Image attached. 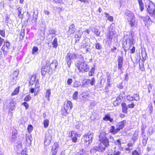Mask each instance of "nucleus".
Returning a JSON list of instances; mask_svg holds the SVG:
<instances>
[{
  "mask_svg": "<svg viewBox=\"0 0 155 155\" xmlns=\"http://www.w3.org/2000/svg\"><path fill=\"white\" fill-rule=\"evenodd\" d=\"M45 63V64L43 65L41 69V74L44 77L47 73L49 75L52 74L55 71L58 65V62L56 60H53L50 64L48 60L46 61Z\"/></svg>",
  "mask_w": 155,
  "mask_h": 155,
  "instance_id": "nucleus-1",
  "label": "nucleus"
},
{
  "mask_svg": "<svg viewBox=\"0 0 155 155\" xmlns=\"http://www.w3.org/2000/svg\"><path fill=\"white\" fill-rule=\"evenodd\" d=\"M82 57V55L81 54H79L74 52L68 53L67 54L65 60L67 62L68 67L70 68L72 60H74Z\"/></svg>",
  "mask_w": 155,
  "mask_h": 155,
  "instance_id": "nucleus-2",
  "label": "nucleus"
},
{
  "mask_svg": "<svg viewBox=\"0 0 155 155\" xmlns=\"http://www.w3.org/2000/svg\"><path fill=\"white\" fill-rule=\"evenodd\" d=\"M107 135V134L106 132L101 131L99 136V141L106 147L109 146V140Z\"/></svg>",
  "mask_w": 155,
  "mask_h": 155,
  "instance_id": "nucleus-3",
  "label": "nucleus"
},
{
  "mask_svg": "<svg viewBox=\"0 0 155 155\" xmlns=\"http://www.w3.org/2000/svg\"><path fill=\"white\" fill-rule=\"evenodd\" d=\"M53 132L51 130H49L46 132L44 144L47 146L49 145L52 139Z\"/></svg>",
  "mask_w": 155,
  "mask_h": 155,
  "instance_id": "nucleus-4",
  "label": "nucleus"
},
{
  "mask_svg": "<svg viewBox=\"0 0 155 155\" xmlns=\"http://www.w3.org/2000/svg\"><path fill=\"white\" fill-rule=\"evenodd\" d=\"M77 67L80 71H84L85 72H87L89 70L88 65L84 63V62L78 61V63Z\"/></svg>",
  "mask_w": 155,
  "mask_h": 155,
  "instance_id": "nucleus-5",
  "label": "nucleus"
},
{
  "mask_svg": "<svg viewBox=\"0 0 155 155\" xmlns=\"http://www.w3.org/2000/svg\"><path fill=\"white\" fill-rule=\"evenodd\" d=\"M93 136V133L91 132L87 133L84 136L83 139L87 146H88L92 143Z\"/></svg>",
  "mask_w": 155,
  "mask_h": 155,
  "instance_id": "nucleus-6",
  "label": "nucleus"
},
{
  "mask_svg": "<svg viewBox=\"0 0 155 155\" xmlns=\"http://www.w3.org/2000/svg\"><path fill=\"white\" fill-rule=\"evenodd\" d=\"M7 106L9 110H13L15 108V103L13 100L12 99H10L7 100Z\"/></svg>",
  "mask_w": 155,
  "mask_h": 155,
  "instance_id": "nucleus-7",
  "label": "nucleus"
},
{
  "mask_svg": "<svg viewBox=\"0 0 155 155\" xmlns=\"http://www.w3.org/2000/svg\"><path fill=\"white\" fill-rule=\"evenodd\" d=\"M59 147V144L57 142L54 143L52 147L51 153L52 155H56Z\"/></svg>",
  "mask_w": 155,
  "mask_h": 155,
  "instance_id": "nucleus-8",
  "label": "nucleus"
},
{
  "mask_svg": "<svg viewBox=\"0 0 155 155\" xmlns=\"http://www.w3.org/2000/svg\"><path fill=\"white\" fill-rule=\"evenodd\" d=\"M123 57L119 56L118 58V70H122V66L123 62Z\"/></svg>",
  "mask_w": 155,
  "mask_h": 155,
  "instance_id": "nucleus-9",
  "label": "nucleus"
},
{
  "mask_svg": "<svg viewBox=\"0 0 155 155\" xmlns=\"http://www.w3.org/2000/svg\"><path fill=\"white\" fill-rule=\"evenodd\" d=\"M145 5L147 10H155V5L152 2L149 1Z\"/></svg>",
  "mask_w": 155,
  "mask_h": 155,
  "instance_id": "nucleus-10",
  "label": "nucleus"
},
{
  "mask_svg": "<svg viewBox=\"0 0 155 155\" xmlns=\"http://www.w3.org/2000/svg\"><path fill=\"white\" fill-rule=\"evenodd\" d=\"M143 21L144 22V23L146 26L147 25V27L148 25H150L152 23V21L150 19V17L147 16L143 18Z\"/></svg>",
  "mask_w": 155,
  "mask_h": 155,
  "instance_id": "nucleus-11",
  "label": "nucleus"
},
{
  "mask_svg": "<svg viewBox=\"0 0 155 155\" xmlns=\"http://www.w3.org/2000/svg\"><path fill=\"white\" fill-rule=\"evenodd\" d=\"M130 33L131 35V38H127L126 39V43H129L131 47H132L134 45V43H135L134 42V40L133 38V36H134V33L133 31H130Z\"/></svg>",
  "mask_w": 155,
  "mask_h": 155,
  "instance_id": "nucleus-12",
  "label": "nucleus"
},
{
  "mask_svg": "<svg viewBox=\"0 0 155 155\" xmlns=\"http://www.w3.org/2000/svg\"><path fill=\"white\" fill-rule=\"evenodd\" d=\"M80 47L81 48H83L85 50V52L87 53L90 50V46L86 43H84L83 42Z\"/></svg>",
  "mask_w": 155,
  "mask_h": 155,
  "instance_id": "nucleus-13",
  "label": "nucleus"
},
{
  "mask_svg": "<svg viewBox=\"0 0 155 155\" xmlns=\"http://www.w3.org/2000/svg\"><path fill=\"white\" fill-rule=\"evenodd\" d=\"M17 135V130L15 129H14L12 130V136L11 139V141L12 142H15V141Z\"/></svg>",
  "mask_w": 155,
  "mask_h": 155,
  "instance_id": "nucleus-14",
  "label": "nucleus"
},
{
  "mask_svg": "<svg viewBox=\"0 0 155 155\" xmlns=\"http://www.w3.org/2000/svg\"><path fill=\"white\" fill-rule=\"evenodd\" d=\"M45 28L46 25L45 22L41 21L40 24V30L44 34Z\"/></svg>",
  "mask_w": 155,
  "mask_h": 155,
  "instance_id": "nucleus-15",
  "label": "nucleus"
},
{
  "mask_svg": "<svg viewBox=\"0 0 155 155\" xmlns=\"http://www.w3.org/2000/svg\"><path fill=\"white\" fill-rule=\"evenodd\" d=\"M125 15L126 18L128 19H130L132 18H134V15L133 13L130 10H127L125 13Z\"/></svg>",
  "mask_w": 155,
  "mask_h": 155,
  "instance_id": "nucleus-16",
  "label": "nucleus"
},
{
  "mask_svg": "<svg viewBox=\"0 0 155 155\" xmlns=\"http://www.w3.org/2000/svg\"><path fill=\"white\" fill-rule=\"evenodd\" d=\"M121 105L122 112L124 114H127V112L128 107L126 104L124 102H122Z\"/></svg>",
  "mask_w": 155,
  "mask_h": 155,
  "instance_id": "nucleus-17",
  "label": "nucleus"
},
{
  "mask_svg": "<svg viewBox=\"0 0 155 155\" xmlns=\"http://www.w3.org/2000/svg\"><path fill=\"white\" fill-rule=\"evenodd\" d=\"M138 137V130H135L133 134L131 140L135 142L137 140Z\"/></svg>",
  "mask_w": 155,
  "mask_h": 155,
  "instance_id": "nucleus-18",
  "label": "nucleus"
},
{
  "mask_svg": "<svg viewBox=\"0 0 155 155\" xmlns=\"http://www.w3.org/2000/svg\"><path fill=\"white\" fill-rule=\"evenodd\" d=\"M37 76V75H34L31 77L30 80L29 82V84L31 85H33L35 83Z\"/></svg>",
  "mask_w": 155,
  "mask_h": 155,
  "instance_id": "nucleus-19",
  "label": "nucleus"
},
{
  "mask_svg": "<svg viewBox=\"0 0 155 155\" xmlns=\"http://www.w3.org/2000/svg\"><path fill=\"white\" fill-rule=\"evenodd\" d=\"M126 123V121L125 120H124L120 122H119L117 124V127L122 129L124 127Z\"/></svg>",
  "mask_w": 155,
  "mask_h": 155,
  "instance_id": "nucleus-20",
  "label": "nucleus"
},
{
  "mask_svg": "<svg viewBox=\"0 0 155 155\" xmlns=\"http://www.w3.org/2000/svg\"><path fill=\"white\" fill-rule=\"evenodd\" d=\"M128 21L130 25L132 27L134 26L136 24L134 17L130 19H128Z\"/></svg>",
  "mask_w": 155,
  "mask_h": 155,
  "instance_id": "nucleus-21",
  "label": "nucleus"
},
{
  "mask_svg": "<svg viewBox=\"0 0 155 155\" xmlns=\"http://www.w3.org/2000/svg\"><path fill=\"white\" fill-rule=\"evenodd\" d=\"M75 30V26L74 24H72L69 26L68 31L71 34L74 33Z\"/></svg>",
  "mask_w": 155,
  "mask_h": 155,
  "instance_id": "nucleus-22",
  "label": "nucleus"
},
{
  "mask_svg": "<svg viewBox=\"0 0 155 155\" xmlns=\"http://www.w3.org/2000/svg\"><path fill=\"white\" fill-rule=\"evenodd\" d=\"M92 31L97 36H100V31L97 28L94 27L92 29Z\"/></svg>",
  "mask_w": 155,
  "mask_h": 155,
  "instance_id": "nucleus-23",
  "label": "nucleus"
},
{
  "mask_svg": "<svg viewBox=\"0 0 155 155\" xmlns=\"http://www.w3.org/2000/svg\"><path fill=\"white\" fill-rule=\"evenodd\" d=\"M103 120L105 121H109L110 122H112L113 121V119L111 118L108 114L105 115V117L103 118Z\"/></svg>",
  "mask_w": 155,
  "mask_h": 155,
  "instance_id": "nucleus-24",
  "label": "nucleus"
},
{
  "mask_svg": "<svg viewBox=\"0 0 155 155\" xmlns=\"http://www.w3.org/2000/svg\"><path fill=\"white\" fill-rule=\"evenodd\" d=\"M141 149L140 148H138L136 150H134L132 153V155H140Z\"/></svg>",
  "mask_w": 155,
  "mask_h": 155,
  "instance_id": "nucleus-25",
  "label": "nucleus"
},
{
  "mask_svg": "<svg viewBox=\"0 0 155 155\" xmlns=\"http://www.w3.org/2000/svg\"><path fill=\"white\" fill-rule=\"evenodd\" d=\"M31 136L30 134L27 135L26 136V141L27 143L29 144H31Z\"/></svg>",
  "mask_w": 155,
  "mask_h": 155,
  "instance_id": "nucleus-26",
  "label": "nucleus"
},
{
  "mask_svg": "<svg viewBox=\"0 0 155 155\" xmlns=\"http://www.w3.org/2000/svg\"><path fill=\"white\" fill-rule=\"evenodd\" d=\"M97 147L98 148V151L103 152L105 150V147L102 145L101 144H99Z\"/></svg>",
  "mask_w": 155,
  "mask_h": 155,
  "instance_id": "nucleus-27",
  "label": "nucleus"
},
{
  "mask_svg": "<svg viewBox=\"0 0 155 155\" xmlns=\"http://www.w3.org/2000/svg\"><path fill=\"white\" fill-rule=\"evenodd\" d=\"M114 35L113 32L112 31H110L107 35V38L108 40L111 41L112 38L113 36Z\"/></svg>",
  "mask_w": 155,
  "mask_h": 155,
  "instance_id": "nucleus-28",
  "label": "nucleus"
},
{
  "mask_svg": "<svg viewBox=\"0 0 155 155\" xmlns=\"http://www.w3.org/2000/svg\"><path fill=\"white\" fill-rule=\"evenodd\" d=\"M120 98L118 97H117L116 100L114 101L113 102V104L115 106H118L120 104Z\"/></svg>",
  "mask_w": 155,
  "mask_h": 155,
  "instance_id": "nucleus-29",
  "label": "nucleus"
},
{
  "mask_svg": "<svg viewBox=\"0 0 155 155\" xmlns=\"http://www.w3.org/2000/svg\"><path fill=\"white\" fill-rule=\"evenodd\" d=\"M81 84L80 82L78 81H75L73 83V87H78L79 86H81Z\"/></svg>",
  "mask_w": 155,
  "mask_h": 155,
  "instance_id": "nucleus-30",
  "label": "nucleus"
},
{
  "mask_svg": "<svg viewBox=\"0 0 155 155\" xmlns=\"http://www.w3.org/2000/svg\"><path fill=\"white\" fill-rule=\"evenodd\" d=\"M89 85V82L88 81V79H84L82 82L81 87H84L86 85Z\"/></svg>",
  "mask_w": 155,
  "mask_h": 155,
  "instance_id": "nucleus-31",
  "label": "nucleus"
},
{
  "mask_svg": "<svg viewBox=\"0 0 155 155\" xmlns=\"http://www.w3.org/2000/svg\"><path fill=\"white\" fill-rule=\"evenodd\" d=\"M51 95V92L50 89H48L46 91L45 93V97L48 99V101L50 100L49 97Z\"/></svg>",
  "mask_w": 155,
  "mask_h": 155,
  "instance_id": "nucleus-32",
  "label": "nucleus"
},
{
  "mask_svg": "<svg viewBox=\"0 0 155 155\" xmlns=\"http://www.w3.org/2000/svg\"><path fill=\"white\" fill-rule=\"evenodd\" d=\"M38 80H37L36 83H35V84L34 87H31L30 90V91L32 93H33L35 91V88H38Z\"/></svg>",
  "mask_w": 155,
  "mask_h": 155,
  "instance_id": "nucleus-33",
  "label": "nucleus"
},
{
  "mask_svg": "<svg viewBox=\"0 0 155 155\" xmlns=\"http://www.w3.org/2000/svg\"><path fill=\"white\" fill-rule=\"evenodd\" d=\"M53 47L54 48H56L58 46V39L57 38H54L52 42Z\"/></svg>",
  "mask_w": 155,
  "mask_h": 155,
  "instance_id": "nucleus-34",
  "label": "nucleus"
},
{
  "mask_svg": "<svg viewBox=\"0 0 155 155\" xmlns=\"http://www.w3.org/2000/svg\"><path fill=\"white\" fill-rule=\"evenodd\" d=\"M19 86H18V87L16 88L14 91L12 93V95H15L18 94L19 91Z\"/></svg>",
  "mask_w": 155,
  "mask_h": 155,
  "instance_id": "nucleus-35",
  "label": "nucleus"
},
{
  "mask_svg": "<svg viewBox=\"0 0 155 155\" xmlns=\"http://www.w3.org/2000/svg\"><path fill=\"white\" fill-rule=\"evenodd\" d=\"M88 82H89V84H90L91 85L93 86L95 84V79L94 78H91V79H88Z\"/></svg>",
  "mask_w": 155,
  "mask_h": 155,
  "instance_id": "nucleus-36",
  "label": "nucleus"
},
{
  "mask_svg": "<svg viewBox=\"0 0 155 155\" xmlns=\"http://www.w3.org/2000/svg\"><path fill=\"white\" fill-rule=\"evenodd\" d=\"M78 91L74 92L72 95V98L73 100H77L78 98Z\"/></svg>",
  "mask_w": 155,
  "mask_h": 155,
  "instance_id": "nucleus-37",
  "label": "nucleus"
},
{
  "mask_svg": "<svg viewBox=\"0 0 155 155\" xmlns=\"http://www.w3.org/2000/svg\"><path fill=\"white\" fill-rule=\"evenodd\" d=\"M107 137L109 139V143H114L115 140H114V137L112 135H110L108 136L107 135Z\"/></svg>",
  "mask_w": 155,
  "mask_h": 155,
  "instance_id": "nucleus-38",
  "label": "nucleus"
},
{
  "mask_svg": "<svg viewBox=\"0 0 155 155\" xmlns=\"http://www.w3.org/2000/svg\"><path fill=\"white\" fill-rule=\"evenodd\" d=\"M140 10H143L144 5L142 0H138Z\"/></svg>",
  "mask_w": 155,
  "mask_h": 155,
  "instance_id": "nucleus-39",
  "label": "nucleus"
},
{
  "mask_svg": "<svg viewBox=\"0 0 155 155\" xmlns=\"http://www.w3.org/2000/svg\"><path fill=\"white\" fill-rule=\"evenodd\" d=\"M147 11L151 17L155 18V10H147Z\"/></svg>",
  "mask_w": 155,
  "mask_h": 155,
  "instance_id": "nucleus-40",
  "label": "nucleus"
},
{
  "mask_svg": "<svg viewBox=\"0 0 155 155\" xmlns=\"http://www.w3.org/2000/svg\"><path fill=\"white\" fill-rule=\"evenodd\" d=\"M43 124L45 128H47L49 124V120L48 119L45 120L43 122Z\"/></svg>",
  "mask_w": 155,
  "mask_h": 155,
  "instance_id": "nucleus-41",
  "label": "nucleus"
},
{
  "mask_svg": "<svg viewBox=\"0 0 155 155\" xmlns=\"http://www.w3.org/2000/svg\"><path fill=\"white\" fill-rule=\"evenodd\" d=\"M98 149L97 146L95 147L91 150L90 152L91 153H95L98 151Z\"/></svg>",
  "mask_w": 155,
  "mask_h": 155,
  "instance_id": "nucleus-42",
  "label": "nucleus"
},
{
  "mask_svg": "<svg viewBox=\"0 0 155 155\" xmlns=\"http://www.w3.org/2000/svg\"><path fill=\"white\" fill-rule=\"evenodd\" d=\"M95 66L94 65V67H92L91 68V70L90 71L89 74L88 75L90 76H93L94 75V72L95 71V68H94Z\"/></svg>",
  "mask_w": 155,
  "mask_h": 155,
  "instance_id": "nucleus-43",
  "label": "nucleus"
},
{
  "mask_svg": "<svg viewBox=\"0 0 155 155\" xmlns=\"http://www.w3.org/2000/svg\"><path fill=\"white\" fill-rule=\"evenodd\" d=\"M66 106L70 108L71 110L72 107V104L71 102L70 101H68L66 104Z\"/></svg>",
  "mask_w": 155,
  "mask_h": 155,
  "instance_id": "nucleus-44",
  "label": "nucleus"
},
{
  "mask_svg": "<svg viewBox=\"0 0 155 155\" xmlns=\"http://www.w3.org/2000/svg\"><path fill=\"white\" fill-rule=\"evenodd\" d=\"M134 96L133 97L134 100L137 101H138L140 100V97L139 95L137 94H134Z\"/></svg>",
  "mask_w": 155,
  "mask_h": 155,
  "instance_id": "nucleus-45",
  "label": "nucleus"
},
{
  "mask_svg": "<svg viewBox=\"0 0 155 155\" xmlns=\"http://www.w3.org/2000/svg\"><path fill=\"white\" fill-rule=\"evenodd\" d=\"M121 139H118L117 140H115L114 142V143L116 145H117L118 147L121 146Z\"/></svg>",
  "mask_w": 155,
  "mask_h": 155,
  "instance_id": "nucleus-46",
  "label": "nucleus"
},
{
  "mask_svg": "<svg viewBox=\"0 0 155 155\" xmlns=\"http://www.w3.org/2000/svg\"><path fill=\"white\" fill-rule=\"evenodd\" d=\"M95 48L97 50H101L102 48V46L100 44L97 43L95 44Z\"/></svg>",
  "mask_w": 155,
  "mask_h": 155,
  "instance_id": "nucleus-47",
  "label": "nucleus"
},
{
  "mask_svg": "<svg viewBox=\"0 0 155 155\" xmlns=\"http://www.w3.org/2000/svg\"><path fill=\"white\" fill-rule=\"evenodd\" d=\"M105 15H106V17L107 18V19L109 21H113V17L110 16L107 13H105Z\"/></svg>",
  "mask_w": 155,
  "mask_h": 155,
  "instance_id": "nucleus-48",
  "label": "nucleus"
},
{
  "mask_svg": "<svg viewBox=\"0 0 155 155\" xmlns=\"http://www.w3.org/2000/svg\"><path fill=\"white\" fill-rule=\"evenodd\" d=\"M38 50V48L37 47L34 46L32 48V54H36V53L37 52Z\"/></svg>",
  "mask_w": 155,
  "mask_h": 155,
  "instance_id": "nucleus-49",
  "label": "nucleus"
},
{
  "mask_svg": "<svg viewBox=\"0 0 155 155\" xmlns=\"http://www.w3.org/2000/svg\"><path fill=\"white\" fill-rule=\"evenodd\" d=\"M22 144L21 143L18 142L17 143L16 146V148H18V150H22L21 147Z\"/></svg>",
  "mask_w": 155,
  "mask_h": 155,
  "instance_id": "nucleus-50",
  "label": "nucleus"
},
{
  "mask_svg": "<svg viewBox=\"0 0 155 155\" xmlns=\"http://www.w3.org/2000/svg\"><path fill=\"white\" fill-rule=\"evenodd\" d=\"M37 17L36 18L35 16V18L33 17V18L32 20V23L34 26H36L37 25Z\"/></svg>",
  "mask_w": 155,
  "mask_h": 155,
  "instance_id": "nucleus-51",
  "label": "nucleus"
},
{
  "mask_svg": "<svg viewBox=\"0 0 155 155\" xmlns=\"http://www.w3.org/2000/svg\"><path fill=\"white\" fill-rule=\"evenodd\" d=\"M154 133L153 129L152 127H150L149 128L148 133L150 135H152Z\"/></svg>",
  "mask_w": 155,
  "mask_h": 155,
  "instance_id": "nucleus-52",
  "label": "nucleus"
},
{
  "mask_svg": "<svg viewBox=\"0 0 155 155\" xmlns=\"http://www.w3.org/2000/svg\"><path fill=\"white\" fill-rule=\"evenodd\" d=\"M48 32L49 34H55L56 31L54 28H50L48 30Z\"/></svg>",
  "mask_w": 155,
  "mask_h": 155,
  "instance_id": "nucleus-53",
  "label": "nucleus"
},
{
  "mask_svg": "<svg viewBox=\"0 0 155 155\" xmlns=\"http://www.w3.org/2000/svg\"><path fill=\"white\" fill-rule=\"evenodd\" d=\"M18 73H19L18 71V70L15 71L13 72L12 74L11 75L13 76L14 77H15V78H17V77L18 74Z\"/></svg>",
  "mask_w": 155,
  "mask_h": 155,
  "instance_id": "nucleus-54",
  "label": "nucleus"
},
{
  "mask_svg": "<svg viewBox=\"0 0 155 155\" xmlns=\"http://www.w3.org/2000/svg\"><path fill=\"white\" fill-rule=\"evenodd\" d=\"M22 105H24L25 107L26 110H27L29 107L28 104L25 102H24L22 104Z\"/></svg>",
  "mask_w": 155,
  "mask_h": 155,
  "instance_id": "nucleus-55",
  "label": "nucleus"
},
{
  "mask_svg": "<svg viewBox=\"0 0 155 155\" xmlns=\"http://www.w3.org/2000/svg\"><path fill=\"white\" fill-rule=\"evenodd\" d=\"M126 97L128 101H132L134 100L133 97L130 96L129 95H127Z\"/></svg>",
  "mask_w": 155,
  "mask_h": 155,
  "instance_id": "nucleus-56",
  "label": "nucleus"
},
{
  "mask_svg": "<svg viewBox=\"0 0 155 155\" xmlns=\"http://www.w3.org/2000/svg\"><path fill=\"white\" fill-rule=\"evenodd\" d=\"M125 43V45L126 46V48H127V50H129L130 49V47H131L130 46V45L129 43H126V39L125 42H124Z\"/></svg>",
  "mask_w": 155,
  "mask_h": 155,
  "instance_id": "nucleus-57",
  "label": "nucleus"
},
{
  "mask_svg": "<svg viewBox=\"0 0 155 155\" xmlns=\"http://www.w3.org/2000/svg\"><path fill=\"white\" fill-rule=\"evenodd\" d=\"M115 127L114 126H112L110 130V132L113 134H115Z\"/></svg>",
  "mask_w": 155,
  "mask_h": 155,
  "instance_id": "nucleus-58",
  "label": "nucleus"
},
{
  "mask_svg": "<svg viewBox=\"0 0 155 155\" xmlns=\"http://www.w3.org/2000/svg\"><path fill=\"white\" fill-rule=\"evenodd\" d=\"M33 126L31 125L28 126L27 128V130L29 133H30L31 132L32 130L33 129Z\"/></svg>",
  "mask_w": 155,
  "mask_h": 155,
  "instance_id": "nucleus-59",
  "label": "nucleus"
},
{
  "mask_svg": "<svg viewBox=\"0 0 155 155\" xmlns=\"http://www.w3.org/2000/svg\"><path fill=\"white\" fill-rule=\"evenodd\" d=\"M31 99V97L29 95L26 96L24 99V101H28Z\"/></svg>",
  "mask_w": 155,
  "mask_h": 155,
  "instance_id": "nucleus-60",
  "label": "nucleus"
},
{
  "mask_svg": "<svg viewBox=\"0 0 155 155\" xmlns=\"http://www.w3.org/2000/svg\"><path fill=\"white\" fill-rule=\"evenodd\" d=\"M153 84L151 83L149 84L148 85V93H150V91L152 89V87H153Z\"/></svg>",
  "mask_w": 155,
  "mask_h": 155,
  "instance_id": "nucleus-61",
  "label": "nucleus"
},
{
  "mask_svg": "<svg viewBox=\"0 0 155 155\" xmlns=\"http://www.w3.org/2000/svg\"><path fill=\"white\" fill-rule=\"evenodd\" d=\"M3 45H5V47L9 49L10 48V43L8 42H6Z\"/></svg>",
  "mask_w": 155,
  "mask_h": 155,
  "instance_id": "nucleus-62",
  "label": "nucleus"
},
{
  "mask_svg": "<svg viewBox=\"0 0 155 155\" xmlns=\"http://www.w3.org/2000/svg\"><path fill=\"white\" fill-rule=\"evenodd\" d=\"M20 35L22 37V39H23L25 35V30L24 29H22L21 30Z\"/></svg>",
  "mask_w": 155,
  "mask_h": 155,
  "instance_id": "nucleus-63",
  "label": "nucleus"
},
{
  "mask_svg": "<svg viewBox=\"0 0 155 155\" xmlns=\"http://www.w3.org/2000/svg\"><path fill=\"white\" fill-rule=\"evenodd\" d=\"M75 128L77 129H78L80 128L81 124L78 122H77L74 125Z\"/></svg>",
  "mask_w": 155,
  "mask_h": 155,
  "instance_id": "nucleus-64",
  "label": "nucleus"
}]
</instances>
